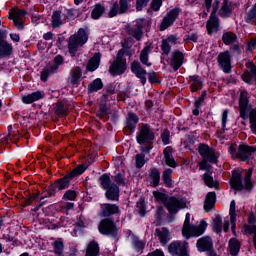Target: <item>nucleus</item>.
<instances>
[{"mask_svg": "<svg viewBox=\"0 0 256 256\" xmlns=\"http://www.w3.org/2000/svg\"><path fill=\"white\" fill-rule=\"evenodd\" d=\"M85 169V165H79L63 178L56 180L48 190L49 197H53V195H55V189H58V191L68 189L69 183H71L73 178L83 175V173H85Z\"/></svg>", "mask_w": 256, "mask_h": 256, "instance_id": "obj_1", "label": "nucleus"}, {"mask_svg": "<svg viewBox=\"0 0 256 256\" xmlns=\"http://www.w3.org/2000/svg\"><path fill=\"white\" fill-rule=\"evenodd\" d=\"M252 175H253V170L252 169L247 170L244 177V184H243V178L241 177V172L237 170L233 171L232 178L230 180V185L232 189H235V191H243V189H245L246 191H251V189H253V182H251Z\"/></svg>", "mask_w": 256, "mask_h": 256, "instance_id": "obj_2", "label": "nucleus"}, {"mask_svg": "<svg viewBox=\"0 0 256 256\" xmlns=\"http://www.w3.org/2000/svg\"><path fill=\"white\" fill-rule=\"evenodd\" d=\"M89 36L85 29L80 28L76 34H73L68 39V51L71 57H75L77 55V51H79V47H83L85 43H87Z\"/></svg>", "mask_w": 256, "mask_h": 256, "instance_id": "obj_3", "label": "nucleus"}, {"mask_svg": "<svg viewBox=\"0 0 256 256\" xmlns=\"http://www.w3.org/2000/svg\"><path fill=\"white\" fill-rule=\"evenodd\" d=\"M229 153L232 159H239L240 161H249V159H252L253 153H256V147L240 144L236 148L234 145H231L229 147Z\"/></svg>", "mask_w": 256, "mask_h": 256, "instance_id": "obj_4", "label": "nucleus"}, {"mask_svg": "<svg viewBox=\"0 0 256 256\" xmlns=\"http://www.w3.org/2000/svg\"><path fill=\"white\" fill-rule=\"evenodd\" d=\"M164 206L170 215H177L181 209H187V200L175 196L168 197L164 202Z\"/></svg>", "mask_w": 256, "mask_h": 256, "instance_id": "obj_5", "label": "nucleus"}, {"mask_svg": "<svg viewBox=\"0 0 256 256\" xmlns=\"http://www.w3.org/2000/svg\"><path fill=\"white\" fill-rule=\"evenodd\" d=\"M98 231L101 235H108L109 237H113L114 239L119 235V229H117V224L109 218H105L101 220Z\"/></svg>", "mask_w": 256, "mask_h": 256, "instance_id": "obj_6", "label": "nucleus"}, {"mask_svg": "<svg viewBox=\"0 0 256 256\" xmlns=\"http://www.w3.org/2000/svg\"><path fill=\"white\" fill-rule=\"evenodd\" d=\"M154 140L155 132H153L151 126L149 124H142L136 137L137 143L139 145H145V143H153Z\"/></svg>", "mask_w": 256, "mask_h": 256, "instance_id": "obj_7", "label": "nucleus"}, {"mask_svg": "<svg viewBox=\"0 0 256 256\" xmlns=\"http://www.w3.org/2000/svg\"><path fill=\"white\" fill-rule=\"evenodd\" d=\"M123 55V51H119L116 59L110 65L109 73L112 75H123L127 71V59Z\"/></svg>", "mask_w": 256, "mask_h": 256, "instance_id": "obj_8", "label": "nucleus"}, {"mask_svg": "<svg viewBox=\"0 0 256 256\" xmlns=\"http://www.w3.org/2000/svg\"><path fill=\"white\" fill-rule=\"evenodd\" d=\"M187 249H189L187 241H173L168 246V252L172 256H189Z\"/></svg>", "mask_w": 256, "mask_h": 256, "instance_id": "obj_9", "label": "nucleus"}, {"mask_svg": "<svg viewBox=\"0 0 256 256\" xmlns=\"http://www.w3.org/2000/svg\"><path fill=\"white\" fill-rule=\"evenodd\" d=\"M207 231V222L200 221L199 225H191L187 230L182 231L183 237L191 239V237H201Z\"/></svg>", "mask_w": 256, "mask_h": 256, "instance_id": "obj_10", "label": "nucleus"}, {"mask_svg": "<svg viewBox=\"0 0 256 256\" xmlns=\"http://www.w3.org/2000/svg\"><path fill=\"white\" fill-rule=\"evenodd\" d=\"M198 153L202 156V159L204 161H208V163H217V160L219 159L215 149L209 147L207 144H200L198 147Z\"/></svg>", "mask_w": 256, "mask_h": 256, "instance_id": "obj_11", "label": "nucleus"}, {"mask_svg": "<svg viewBox=\"0 0 256 256\" xmlns=\"http://www.w3.org/2000/svg\"><path fill=\"white\" fill-rule=\"evenodd\" d=\"M63 65V56L57 55L54 58V63L47 65L41 72V81H47L49 79V75H53V73H57L59 71V66Z\"/></svg>", "mask_w": 256, "mask_h": 256, "instance_id": "obj_12", "label": "nucleus"}, {"mask_svg": "<svg viewBox=\"0 0 256 256\" xmlns=\"http://www.w3.org/2000/svg\"><path fill=\"white\" fill-rule=\"evenodd\" d=\"M25 15H27L25 10L17 8H14L9 12V19H12L15 27H17L19 31H23L25 28L23 25V19H25Z\"/></svg>", "mask_w": 256, "mask_h": 256, "instance_id": "obj_13", "label": "nucleus"}, {"mask_svg": "<svg viewBox=\"0 0 256 256\" xmlns=\"http://www.w3.org/2000/svg\"><path fill=\"white\" fill-rule=\"evenodd\" d=\"M179 13H181V9L179 8H174L170 10L162 20V23L160 25V31H165V29H169V27H171V25H173L175 21H177Z\"/></svg>", "mask_w": 256, "mask_h": 256, "instance_id": "obj_14", "label": "nucleus"}, {"mask_svg": "<svg viewBox=\"0 0 256 256\" xmlns=\"http://www.w3.org/2000/svg\"><path fill=\"white\" fill-rule=\"evenodd\" d=\"M218 66L223 73H231V54L229 51L222 52L217 57Z\"/></svg>", "mask_w": 256, "mask_h": 256, "instance_id": "obj_15", "label": "nucleus"}, {"mask_svg": "<svg viewBox=\"0 0 256 256\" xmlns=\"http://www.w3.org/2000/svg\"><path fill=\"white\" fill-rule=\"evenodd\" d=\"M247 109H249V92L246 90L240 91L239 111L241 119H247Z\"/></svg>", "mask_w": 256, "mask_h": 256, "instance_id": "obj_16", "label": "nucleus"}, {"mask_svg": "<svg viewBox=\"0 0 256 256\" xmlns=\"http://www.w3.org/2000/svg\"><path fill=\"white\" fill-rule=\"evenodd\" d=\"M131 71L140 79L142 85H145L147 83V70L143 68V65H141V62L134 60L131 63Z\"/></svg>", "mask_w": 256, "mask_h": 256, "instance_id": "obj_17", "label": "nucleus"}, {"mask_svg": "<svg viewBox=\"0 0 256 256\" xmlns=\"http://www.w3.org/2000/svg\"><path fill=\"white\" fill-rule=\"evenodd\" d=\"M151 53H153V44L147 42L139 55V61L145 67H151V65H153V63L149 61V55H151Z\"/></svg>", "mask_w": 256, "mask_h": 256, "instance_id": "obj_18", "label": "nucleus"}, {"mask_svg": "<svg viewBox=\"0 0 256 256\" xmlns=\"http://www.w3.org/2000/svg\"><path fill=\"white\" fill-rule=\"evenodd\" d=\"M196 248L199 253L211 251V249H213V238H211L210 236H203L199 238L196 242Z\"/></svg>", "mask_w": 256, "mask_h": 256, "instance_id": "obj_19", "label": "nucleus"}, {"mask_svg": "<svg viewBox=\"0 0 256 256\" xmlns=\"http://www.w3.org/2000/svg\"><path fill=\"white\" fill-rule=\"evenodd\" d=\"M81 77H83V71L81 68L79 66L73 67L70 71L68 83H70L72 87H79V83H81Z\"/></svg>", "mask_w": 256, "mask_h": 256, "instance_id": "obj_20", "label": "nucleus"}, {"mask_svg": "<svg viewBox=\"0 0 256 256\" xmlns=\"http://www.w3.org/2000/svg\"><path fill=\"white\" fill-rule=\"evenodd\" d=\"M155 237L163 247L171 241V233L167 228H158L155 230Z\"/></svg>", "mask_w": 256, "mask_h": 256, "instance_id": "obj_21", "label": "nucleus"}, {"mask_svg": "<svg viewBox=\"0 0 256 256\" xmlns=\"http://www.w3.org/2000/svg\"><path fill=\"white\" fill-rule=\"evenodd\" d=\"M13 55V44L0 38V59H7Z\"/></svg>", "mask_w": 256, "mask_h": 256, "instance_id": "obj_22", "label": "nucleus"}, {"mask_svg": "<svg viewBox=\"0 0 256 256\" xmlns=\"http://www.w3.org/2000/svg\"><path fill=\"white\" fill-rule=\"evenodd\" d=\"M171 45H177V36L170 35L162 40L161 51L163 55H169L171 53Z\"/></svg>", "mask_w": 256, "mask_h": 256, "instance_id": "obj_23", "label": "nucleus"}, {"mask_svg": "<svg viewBox=\"0 0 256 256\" xmlns=\"http://www.w3.org/2000/svg\"><path fill=\"white\" fill-rule=\"evenodd\" d=\"M183 59H185V56H183V52L175 50L172 53V60L170 62V65L174 71H178L181 65H183Z\"/></svg>", "mask_w": 256, "mask_h": 256, "instance_id": "obj_24", "label": "nucleus"}, {"mask_svg": "<svg viewBox=\"0 0 256 256\" xmlns=\"http://www.w3.org/2000/svg\"><path fill=\"white\" fill-rule=\"evenodd\" d=\"M119 213V206L116 204H102L101 205V214L102 217H111V215H117Z\"/></svg>", "mask_w": 256, "mask_h": 256, "instance_id": "obj_25", "label": "nucleus"}, {"mask_svg": "<svg viewBox=\"0 0 256 256\" xmlns=\"http://www.w3.org/2000/svg\"><path fill=\"white\" fill-rule=\"evenodd\" d=\"M163 155L166 165H168V167H171L172 169H175V167H177L178 164L175 161V158H173V147L167 146L163 150Z\"/></svg>", "mask_w": 256, "mask_h": 256, "instance_id": "obj_26", "label": "nucleus"}, {"mask_svg": "<svg viewBox=\"0 0 256 256\" xmlns=\"http://www.w3.org/2000/svg\"><path fill=\"white\" fill-rule=\"evenodd\" d=\"M128 35L134 37L136 41H141V39H143V24L141 22H137L136 25L130 27L128 29Z\"/></svg>", "mask_w": 256, "mask_h": 256, "instance_id": "obj_27", "label": "nucleus"}, {"mask_svg": "<svg viewBox=\"0 0 256 256\" xmlns=\"http://www.w3.org/2000/svg\"><path fill=\"white\" fill-rule=\"evenodd\" d=\"M206 29L209 35L219 30V17L217 15L210 14V18L206 23Z\"/></svg>", "mask_w": 256, "mask_h": 256, "instance_id": "obj_28", "label": "nucleus"}, {"mask_svg": "<svg viewBox=\"0 0 256 256\" xmlns=\"http://www.w3.org/2000/svg\"><path fill=\"white\" fill-rule=\"evenodd\" d=\"M231 13H233V4L229 2V0H223L222 6L219 10L220 17H223L224 19L231 17Z\"/></svg>", "mask_w": 256, "mask_h": 256, "instance_id": "obj_29", "label": "nucleus"}, {"mask_svg": "<svg viewBox=\"0 0 256 256\" xmlns=\"http://www.w3.org/2000/svg\"><path fill=\"white\" fill-rule=\"evenodd\" d=\"M105 195L109 201H119V186L117 184H111V187L106 189Z\"/></svg>", "mask_w": 256, "mask_h": 256, "instance_id": "obj_30", "label": "nucleus"}, {"mask_svg": "<svg viewBox=\"0 0 256 256\" xmlns=\"http://www.w3.org/2000/svg\"><path fill=\"white\" fill-rule=\"evenodd\" d=\"M39 99H43V94L39 91L22 96V102L25 105H31V103H35V101H39Z\"/></svg>", "mask_w": 256, "mask_h": 256, "instance_id": "obj_31", "label": "nucleus"}, {"mask_svg": "<svg viewBox=\"0 0 256 256\" xmlns=\"http://www.w3.org/2000/svg\"><path fill=\"white\" fill-rule=\"evenodd\" d=\"M229 253L232 256H238L239 251H241V242L237 238H231L228 243Z\"/></svg>", "mask_w": 256, "mask_h": 256, "instance_id": "obj_32", "label": "nucleus"}, {"mask_svg": "<svg viewBox=\"0 0 256 256\" xmlns=\"http://www.w3.org/2000/svg\"><path fill=\"white\" fill-rule=\"evenodd\" d=\"M54 113L58 117H66V115H69V105L63 102H57L54 107Z\"/></svg>", "mask_w": 256, "mask_h": 256, "instance_id": "obj_33", "label": "nucleus"}, {"mask_svg": "<svg viewBox=\"0 0 256 256\" xmlns=\"http://www.w3.org/2000/svg\"><path fill=\"white\" fill-rule=\"evenodd\" d=\"M215 201H217V195L215 192H209L204 202L205 211H211L215 207Z\"/></svg>", "mask_w": 256, "mask_h": 256, "instance_id": "obj_34", "label": "nucleus"}, {"mask_svg": "<svg viewBox=\"0 0 256 256\" xmlns=\"http://www.w3.org/2000/svg\"><path fill=\"white\" fill-rule=\"evenodd\" d=\"M190 89L192 93H197V91H200L203 87V81H201V78L197 75L190 76Z\"/></svg>", "mask_w": 256, "mask_h": 256, "instance_id": "obj_35", "label": "nucleus"}, {"mask_svg": "<svg viewBox=\"0 0 256 256\" xmlns=\"http://www.w3.org/2000/svg\"><path fill=\"white\" fill-rule=\"evenodd\" d=\"M99 63H101V53H96L94 56L89 60L87 64V71H95L99 68Z\"/></svg>", "mask_w": 256, "mask_h": 256, "instance_id": "obj_36", "label": "nucleus"}, {"mask_svg": "<svg viewBox=\"0 0 256 256\" xmlns=\"http://www.w3.org/2000/svg\"><path fill=\"white\" fill-rule=\"evenodd\" d=\"M137 123H139V117L135 113H129L127 116V129H129L130 133L135 131V127H137Z\"/></svg>", "mask_w": 256, "mask_h": 256, "instance_id": "obj_37", "label": "nucleus"}, {"mask_svg": "<svg viewBox=\"0 0 256 256\" xmlns=\"http://www.w3.org/2000/svg\"><path fill=\"white\" fill-rule=\"evenodd\" d=\"M105 13V6L103 4H95L92 12H91V17L92 19H101V17H103V14Z\"/></svg>", "mask_w": 256, "mask_h": 256, "instance_id": "obj_38", "label": "nucleus"}, {"mask_svg": "<svg viewBox=\"0 0 256 256\" xmlns=\"http://www.w3.org/2000/svg\"><path fill=\"white\" fill-rule=\"evenodd\" d=\"M99 255V244L92 241L88 244L85 256H97Z\"/></svg>", "mask_w": 256, "mask_h": 256, "instance_id": "obj_39", "label": "nucleus"}, {"mask_svg": "<svg viewBox=\"0 0 256 256\" xmlns=\"http://www.w3.org/2000/svg\"><path fill=\"white\" fill-rule=\"evenodd\" d=\"M171 175H173V169L167 168L162 173V181L166 187H171L173 185V180L171 179Z\"/></svg>", "mask_w": 256, "mask_h": 256, "instance_id": "obj_40", "label": "nucleus"}, {"mask_svg": "<svg viewBox=\"0 0 256 256\" xmlns=\"http://www.w3.org/2000/svg\"><path fill=\"white\" fill-rule=\"evenodd\" d=\"M150 179H151V185L153 187H158L159 186V182L161 181V173L159 172V170H157L156 168L151 170L150 173Z\"/></svg>", "mask_w": 256, "mask_h": 256, "instance_id": "obj_41", "label": "nucleus"}, {"mask_svg": "<svg viewBox=\"0 0 256 256\" xmlns=\"http://www.w3.org/2000/svg\"><path fill=\"white\" fill-rule=\"evenodd\" d=\"M103 89V81L100 78L95 79L92 83L88 86V91L90 93H95V91H99Z\"/></svg>", "mask_w": 256, "mask_h": 256, "instance_id": "obj_42", "label": "nucleus"}, {"mask_svg": "<svg viewBox=\"0 0 256 256\" xmlns=\"http://www.w3.org/2000/svg\"><path fill=\"white\" fill-rule=\"evenodd\" d=\"M222 41L225 45H231L237 41V35L233 32H226L222 36Z\"/></svg>", "mask_w": 256, "mask_h": 256, "instance_id": "obj_43", "label": "nucleus"}, {"mask_svg": "<svg viewBox=\"0 0 256 256\" xmlns=\"http://www.w3.org/2000/svg\"><path fill=\"white\" fill-rule=\"evenodd\" d=\"M63 25V19L61 18V12L55 11L52 14V27L57 28L61 27Z\"/></svg>", "mask_w": 256, "mask_h": 256, "instance_id": "obj_44", "label": "nucleus"}, {"mask_svg": "<svg viewBox=\"0 0 256 256\" xmlns=\"http://www.w3.org/2000/svg\"><path fill=\"white\" fill-rule=\"evenodd\" d=\"M100 181V185L101 188L104 190L109 189V187H111V176H109V174H103L102 176H100L99 178Z\"/></svg>", "mask_w": 256, "mask_h": 256, "instance_id": "obj_45", "label": "nucleus"}, {"mask_svg": "<svg viewBox=\"0 0 256 256\" xmlns=\"http://www.w3.org/2000/svg\"><path fill=\"white\" fill-rule=\"evenodd\" d=\"M52 247L56 255H59V256L63 255V249H65V244L63 243V241L55 240L52 243Z\"/></svg>", "mask_w": 256, "mask_h": 256, "instance_id": "obj_46", "label": "nucleus"}, {"mask_svg": "<svg viewBox=\"0 0 256 256\" xmlns=\"http://www.w3.org/2000/svg\"><path fill=\"white\" fill-rule=\"evenodd\" d=\"M213 230L216 233H221L223 231V219L219 215H216L213 219Z\"/></svg>", "mask_w": 256, "mask_h": 256, "instance_id": "obj_47", "label": "nucleus"}, {"mask_svg": "<svg viewBox=\"0 0 256 256\" xmlns=\"http://www.w3.org/2000/svg\"><path fill=\"white\" fill-rule=\"evenodd\" d=\"M250 129L256 135V110L253 109L249 113Z\"/></svg>", "mask_w": 256, "mask_h": 256, "instance_id": "obj_48", "label": "nucleus"}, {"mask_svg": "<svg viewBox=\"0 0 256 256\" xmlns=\"http://www.w3.org/2000/svg\"><path fill=\"white\" fill-rule=\"evenodd\" d=\"M203 180L205 185H207V187H210V188L216 187L215 181H213V176L210 175L208 172L203 175Z\"/></svg>", "mask_w": 256, "mask_h": 256, "instance_id": "obj_49", "label": "nucleus"}, {"mask_svg": "<svg viewBox=\"0 0 256 256\" xmlns=\"http://www.w3.org/2000/svg\"><path fill=\"white\" fill-rule=\"evenodd\" d=\"M119 13L122 15L123 13H127L129 10V1L128 0H119Z\"/></svg>", "mask_w": 256, "mask_h": 256, "instance_id": "obj_50", "label": "nucleus"}, {"mask_svg": "<svg viewBox=\"0 0 256 256\" xmlns=\"http://www.w3.org/2000/svg\"><path fill=\"white\" fill-rule=\"evenodd\" d=\"M235 200H232L230 203V210H229V215H230V221L232 223H235L237 221V214L235 213Z\"/></svg>", "mask_w": 256, "mask_h": 256, "instance_id": "obj_51", "label": "nucleus"}, {"mask_svg": "<svg viewBox=\"0 0 256 256\" xmlns=\"http://www.w3.org/2000/svg\"><path fill=\"white\" fill-rule=\"evenodd\" d=\"M63 199H65L66 201H75V199H77V192L73 190H68L64 193Z\"/></svg>", "mask_w": 256, "mask_h": 256, "instance_id": "obj_52", "label": "nucleus"}, {"mask_svg": "<svg viewBox=\"0 0 256 256\" xmlns=\"http://www.w3.org/2000/svg\"><path fill=\"white\" fill-rule=\"evenodd\" d=\"M153 195H154L156 201H162V203H164V204H165V201H167V199H169V197H167V195H165L159 191H154Z\"/></svg>", "mask_w": 256, "mask_h": 256, "instance_id": "obj_53", "label": "nucleus"}, {"mask_svg": "<svg viewBox=\"0 0 256 256\" xmlns=\"http://www.w3.org/2000/svg\"><path fill=\"white\" fill-rule=\"evenodd\" d=\"M112 179L116 185H125V176H123L121 173L116 174L112 177Z\"/></svg>", "mask_w": 256, "mask_h": 256, "instance_id": "obj_54", "label": "nucleus"}, {"mask_svg": "<svg viewBox=\"0 0 256 256\" xmlns=\"http://www.w3.org/2000/svg\"><path fill=\"white\" fill-rule=\"evenodd\" d=\"M145 165V154H137L136 155V167L141 169Z\"/></svg>", "mask_w": 256, "mask_h": 256, "instance_id": "obj_55", "label": "nucleus"}, {"mask_svg": "<svg viewBox=\"0 0 256 256\" xmlns=\"http://www.w3.org/2000/svg\"><path fill=\"white\" fill-rule=\"evenodd\" d=\"M151 0H136V11H143V7H147Z\"/></svg>", "mask_w": 256, "mask_h": 256, "instance_id": "obj_56", "label": "nucleus"}, {"mask_svg": "<svg viewBox=\"0 0 256 256\" xmlns=\"http://www.w3.org/2000/svg\"><path fill=\"white\" fill-rule=\"evenodd\" d=\"M119 3L115 2L112 4V7L109 11V17H116V15L119 13Z\"/></svg>", "mask_w": 256, "mask_h": 256, "instance_id": "obj_57", "label": "nucleus"}, {"mask_svg": "<svg viewBox=\"0 0 256 256\" xmlns=\"http://www.w3.org/2000/svg\"><path fill=\"white\" fill-rule=\"evenodd\" d=\"M170 137H171V133L169 132V130H164L163 133L161 134L162 143L164 145H169Z\"/></svg>", "mask_w": 256, "mask_h": 256, "instance_id": "obj_58", "label": "nucleus"}, {"mask_svg": "<svg viewBox=\"0 0 256 256\" xmlns=\"http://www.w3.org/2000/svg\"><path fill=\"white\" fill-rule=\"evenodd\" d=\"M205 97H207V92H202L201 96L194 102V106L199 109L203 105V101H205Z\"/></svg>", "mask_w": 256, "mask_h": 256, "instance_id": "obj_59", "label": "nucleus"}, {"mask_svg": "<svg viewBox=\"0 0 256 256\" xmlns=\"http://www.w3.org/2000/svg\"><path fill=\"white\" fill-rule=\"evenodd\" d=\"M190 227H191V214L186 213L182 231H187V229Z\"/></svg>", "mask_w": 256, "mask_h": 256, "instance_id": "obj_60", "label": "nucleus"}, {"mask_svg": "<svg viewBox=\"0 0 256 256\" xmlns=\"http://www.w3.org/2000/svg\"><path fill=\"white\" fill-rule=\"evenodd\" d=\"M134 248L139 253L142 249H145V243L141 240H134Z\"/></svg>", "mask_w": 256, "mask_h": 256, "instance_id": "obj_61", "label": "nucleus"}, {"mask_svg": "<svg viewBox=\"0 0 256 256\" xmlns=\"http://www.w3.org/2000/svg\"><path fill=\"white\" fill-rule=\"evenodd\" d=\"M162 3V0H152L151 7L153 11H159V9H161Z\"/></svg>", "mask_w": 256, "mask_h": 256, "instance_id": "obj_62", "label": "nucleus"}, {"mask_svg": "<svg viewBox=\"0 0 256 256\" xmlns=\"http://www.w3.org/2000/svg\"><path fill=\"white\" fill-rule=\"evenodd\" d=\"M248 51H253V49H256V37H253L250 39V41L247 44Z\"/></svg>", "mask_w": 256, "mask_h": 256, "instance_id": "obj_63", "label": "nucleus"}, {"mask_svg": "<svg viewBox=\"0 0 256 256\" xmlns=\"http://www.w3.org/2000/svg\"><path fill=\"white\" fill-rule=\"evenodd\" d=\"M148 79L151 84L157 83V73L155 72L148 73Z\"/></svg>", "mask_w": 256, "mask_h": 256, "instance_id": "obj_64", "label": "nucleus"}]
</instances>
